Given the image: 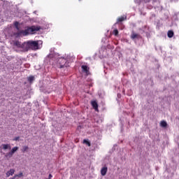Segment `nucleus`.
<instances>
[{"mask_svg":"<svg viewBox=\"0 0 179 179\" xmlns=\"http://www.w3.org/2000/svg\"><path fill=\"white\" fill-rule=\"evenodd\" d=\"M150 9H152V7H150Z\"/></svg>","mask_w":179,"mask_h":179,"instance_id":"bb28decb","label":"nucleus"},{"mask_svg":"<svg viewBox=\"0 0 179 179\" xmlns=\"http://www.w3.org/2000/svg\"><path fill=\"white\" fill-rule=\"evenodd\" d=\"M14 26H15V29H17V30H19V22H15L14 23Z\"/></svg>","mask_w":179,"mask_h":179,"instance_id":"412c9836","label":"nucleus"},{"mask_svg":"<svg viewBox=\"0 0 179 179\" xmlns=\"http://www.w3.org/2000/svg\"><path fill=\"white\" fill-rule=\"evenodd\" d=\"M40 27L31 26V27H28L24 30L19 31L17 33V36H27L29 34H33L34 31H38L40 30Z\"/></svg>","mask_w":179,"mask_h":179,"instance_id":"f257e3e1","label":"nucleus"},{"mask_svg":"<svg viewBox=\"0 0 179 179\" xmlns=\"http://www.w3.org/2000/svg\"><path fill=\"white\" fill-rule=\"evenodd\" d=\"M135 2L139 5L141 3V0H135Z\"/></svg>","mask_w":179,"mask_h":179,"instance_id":"5701e85b","label":"nucleus"},{"mask_svg":"<svg viewBox=\"0 0 179 179\" xmlns=\"http://www.w3.org/2000/svg\"><path fill=\"white\" fill-rule=\"evenodd\" d=\"M131 38H132V40H134V38H141V35L133 32L131 35Z\"/></svg>","mask_w":179,"mask_h":179,"instance_id":"9d476101","label":"nucleus"},{"mask_svg":"<svg viewBox=\"0 0 179 179\" xmlns=\"http://www.w3.org/2000/svg\"><path fill=\"white\" fill-rule=\"evenodd\" d=\"M12 156H13V154L11 152V151H10L9 152H8L5 155V157H7L8 159H10V157H12Z\"/></svg>","mask_w":179,"mask_h":179,"instance_id":"2eb2a0df","label":"nucleus"},{"mask_svg":"<svg viewBox=\"0 0 179 179\" xmlns=\"http://www.w3.org/2000/svg\"><path fill=\"white\" fill-rule=\"evenodd\" d=\"M50 179L52 178V174H49V178Z\"/></svg>","mask_w":179,"mask_h":179,"instance_id":"393cba45","label":"nucleus"},{"mask_svg":"<svg viewBox=\"0 0 179 179\" xmlns=\"http://www.w3.org/2000/svg\"><path fill=\"white\" fill-rule=\"evenodd\" d=\"M167 36L169 38H172V37H174V31L172 30L168 31Z\"/></svg>","mask_w":179,"mask_h":179,"instance_id":"f8f14e48","label":"nucleus"},{"mask_svg":"<svg viewBox=\"0 0 179 179\" xmlns=\"http://www.w3.org/2000/svg\"><path fill=\"white\" fill-rule=\"evenodd\" d=\"M0 149H3V150H6L8 149L10 150V144H2Z\"/></svg>","mask_w":179,"mask_h":179,"instance_id":"423d86ee","label":"nucleus"},{"mask_svg":"<svg viewBox=\"0 0 179 179\" xmlns=\"http://www.w3.org/2000/svg\"><path fill=\"white\" fill-rule=\"evenodd\" d=\"M19 138H20V137H15V138H14V141H19Z\"/></svg>","mask_w":179,"mask_h":179,"instance_id":"b1692460","label":"nucleus"},{"mask_svg":"<svg viewBox=\"0 0 179 179\" xmlns=\"http://www.w3.org/2000/svg\"><path fill=\"white\" fill-rule=\"evenodd\" d=\"M118 29H115L113 30V34H114V36H118Z\"/></svg>","mask_w":179,"mask_h":179,"instance_id":"aec40b11","label":"nucleus"},{"mask_svg":"<svg viewBox=\"0 0 179 179\" xmlns=\"http://www.w3.org/2000/svg\"><path fill=\"white\" fill-rule=\"evenodd\" d=\"M68 60H66V59L65 58H60L59 59V63L60 64V68H66V66H68Z\"/></svg>","mask_w":179,"mask_h":179,"instance_id":"7ed1b4c3","label":"nucleus"},{"mask_svg":"<svg viewBox=\"0 0 179 179\" xmlns=\"http://www.w3.org/2000/svg\"><path fill=\"white\" fill-rule=\"evenodd\" d=\"M91 105L96 111L99 110V104L97 103V101H91Z\"/></svg>","mask_w":179,"mask_h":179,"instance_id":"39448f33","label":"nucleus"},{"mask_svg":"<svg viewBox=\"0 0 179 179\" xmlns=\"http://www.w3.org/2000/svg\"><path fill=\"white\" fill-rule=\"evenodd\" d=\"M81 68H82L83 72H85V73H87L89 72V69L87 68V66H86V65H83V66H81Z\"/></svg>","mask_w":179,"mask_h":179,"instance_id":"4468645a","label":"nucleus"},{"mask_svg":"<svg viewBox=\"0 0 179 179\" xmlns=\"http://www.w3.org/2000/svg\"><path fill=\"white\" fill-rule=\"evenodd\" d=\"M15 174V169H11L10 171L6 172V177H10V176H13Z\"/></svg>","mask_w":179,"mask_h":179,"instance_id":"6e6552de","label":"nucleus"},{"mask_svg":"<svg viewBox=\"0 0 179 179\" xmlns=\"http://www.w3.org/2000/svg\"><path fill=\"white\" fill-rule=\"evenodd\" d=\"M22 177H24V175L23 174L22 172H20L18 174L14 175V178H15V179H17V178H22Z\"/></svg>","mask_w":179,"mask_h":179,"instance_id":"9b49d317","label":"nucleus"},{"mask_svg":"<svg viewBox=\"0 0 179 179\" xmlns=\"http://www.w3.org/2000/svg\"><path fill=\"white\" fill-rule=\"evenodd\" d=\"M46 179H50V178H46Z\"/></svg>","mask_w":179,"mask_h":179,"instance_id":"cd10ccee","label":"nucleus"},{"mask_svg":"<svg viewBox=\"0 0 179 179\" xmlns=\"http://www.w3.org/2000/svg\"><path fill=\"white\" fill-rule=\"evenodd\" d=\"M108 168L106 166L103 167L101 169V176H104L106 174H107Z\"/></svg>","mask_w":179,"mask_h":179,"instance_id":"1a4fd4ad","label":"nucleus"},{"mask_svg":"<svg viewBox=\"0 0 179 179\" xmlns=\"http://www.w3.org/2000/svg\"><path fill=\"white\" fill-rule=\"evenodd\" d=\"M83 143H85V145H87V146H90L91 145L90 142H89V141H87L86 139L83 140Z\"/></svg>","mask_w":179,"mask_h":179,"instance_id":"6ab92c4d","label":"nucleus"},{"mask_svg":"<svg viewBox=\"0 0 179 179\" xmlns=\"http://www.w3.org/2000/svg\"><path fill=\"white\" fill-rule=\"evenodd\" d=\"M124 20H127V16L119 17L115 24H118L120 22H124Z\"/></svg>","mask_w":179,"mask_h":179,"instance_id":"0eeeda50","label":"nucleus"},{"mask_svg":"<svg viewBox=\"0 0 179 179\" xmlns=\"http://www.w3.org/2000/svg\"><path fill=\"white\" fill-rule=\"evenodd\" d=\"M34 80V76H31L28 77V82H29V83H33Z\"/></svg>","mask_w":179,"mask_h":179,"instance_id":"dca6fc26","label":"nucleus"},{"mask_svg":"<svg viewBox=\"0 0 179 179\" xmlns=\"http://www.w3.org/2000/svg\"><path fill=\"white\" fill-rule=\"evenodd\" d=\"M18 149H19L18 147H14L12 148V150L10 152H11L13 153V155H14L15 152H17Z\"/></svg>","mask_w":179,"mask_h":179,"instance_id":"f3484780","label":"nucleus"},{"mask_svg":"<svg viewBox=\"0 0 179 179\" xmlns=\"http://www.w3.org/2000/svg\"><path fill=\"white\" fill-rule=\"evenodd\" d=\"M27 149H29V147L27 146V145H24V146L22 147V150L23 152H26L27 150Z\"/></svg>","mask_w":179,"mask_h":179,"instance_id":"4be33fe9","label":"nucleus"},{"mask_svg":"<svg viewBox=\"0 0 179 179\" xmlns=\"http://www.w3.org/2000/svg\"><path fill=\"white\" fill-rule=\"evenodd\" d=\"M160 127H162V128H167V122H166L165 120L161 121Z\"/></svg>","mask_w":179,"mask_h":179,"instance_id":"ddd939ff","label":"nucleus"},{"mask_svg":"<svg viewBox=\"0 0 179 179\" xmlns=\"http://www.w3.org/2000/svg\"><path fill=\"white\" fill-rule=\"evenodd\" d=\"M10 179H16V178H15V176H13V178H10Z\"/></svg>","mask_w":179,"mask_h":179,"instance_id":"a878e982","label":"nucleus"},{"mask_svg":"<svg viewBox=\"0 0 179 179\" xmlns=\"http://www.w3.org/2000/svg\"><path fill=\"white\" fill-rule=\"evenodd\" d=\"M27 50H38V42L36 41H29L25 43Z\"/></svg>","mask_w":179,"mask_h":179,"instance_id":"f03ea898","label":"nucleus"},{"mask_svg":"<svg viewBox=\"0 0 179 179\" xmlns=\"http://www.w3.org/2000/svg\"><path fill=\"white\" fill-rule=\"evenodd\" d=\"M157 0H152L153 3H155V2H156ZM150 1V0H142V2H144V3H149V2Z\"/></svg>","mask_w":179,"mask_h":179,"instance_id":"a211bd4d","label":"nucleus"},{"mask_svg":"<svg viewBox=\"0 0 179 179\" xmlns=\"http://www.w3.org/2000/svg\"><path fill=\"white\" fill-rule=\"evenodd\" d=\"M13 45H15V47H17V48H24L26 43L22 44V43L19 41H14Z\"/></svg>","mask_w":179,"mask_h":179,"instance_id":"20e7f679","label":"nucleus"}]
</instances>
